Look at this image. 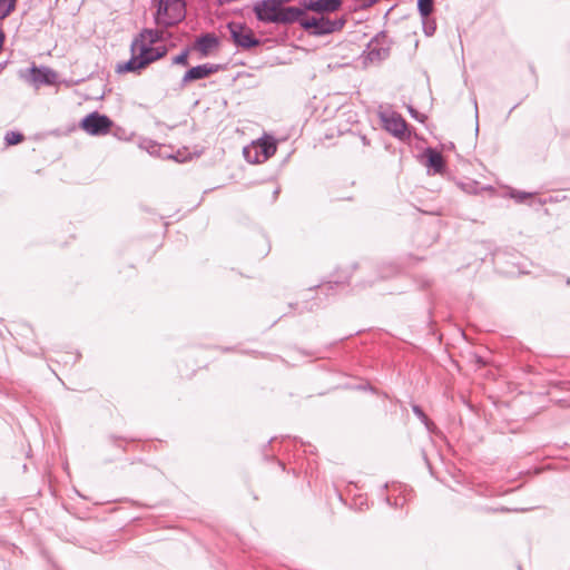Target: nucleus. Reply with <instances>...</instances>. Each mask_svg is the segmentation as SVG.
I'll use <instances>...</instances> for the list:
<instances>
[{
	"mask_svg": "<svg viewBox=\"0 0 570 570\" xmlns=\"http://www.w3.org/2000/svg\"><path fill=\"white\" fill-rule=\"evenodd\" d=\"M161 39L163 31L156 29H144L131 42V58L127 62L118 65L117 71L135 72L161 58L166 52L165 48L153 47L154 43Z\"/></svg>",
	"mask_w": 570,
	"mask_h": 570,
	"instance_id": "obj_1",
	"label": "nucleus"
},
{
	"mask_svg": "<svg viewBox=\"0 0 570 570\" xmlns=\"http://www.w3.org/2000/svg\"><path fill=\"white\" fill-rule=\"evenodd\" d=\"M256 18L266 23H293L304 16L298 7H283L281 0H261L255 3Z\"/></svg>",
	"mask_w": 570,
	"mask_h": 570,
	"instance_id": "obj_2",
	"label": "nucleus"
},
{
	"mask_svg": "<svg viewBox=\"0 0 570 570\" xmlns=\"http://www.w3.org/2000/svg\"><path fill=\"white\" fill-rule=\"evenodd\" d=\"M186 17V3L184 0H159L155 14V22L163 28L173 27Z\"/></svg>",
	"mask_w": 570,
	"mask_h": 570,
	"instance_id": "obj_3",
	"label": "nucleus"
},
{
	"mask_svg": "<svg viewBox=\"0 0 570 570\" xmlns=\"http://www.w3.org/2000/svg\"><path fill=\"white\" fill-rule=\"evenodd\" d=\"M301 27L313 36H324L341 30L346 20L344 18L330 19L321 17H305L297 20Z\"/></svg>",
	"mask_w": 570,
	"mask_h": 570,
	"instance_id": "obj_4",
	"label": "nucleus"
},
{
	"mask_svg": "<svg viewBox=\"0 0 570 570\" xmlns=\"http://www.w3.org/2000/svg\"><path fill=\"white\" fill-rule=\"evenodd\" d=\"M391 41L384 32L377 33L367 45L364 53L366 60L380 62L390 56Z\"/></svg>",
	"mask_w": 570,
	"mask_h": 570,
	"instance_id": "obj_5",
	"label": "nucleus"
},
{
	"mask_svg": "<svg viewBox=\"0 0 570 570\" xmlns=\"http://www.w3.org/2000/svg\"><path fill=\"white\" fill-rule=\"evenodd\" d=\"M112 126V121L106 115H100L97 111H94L86 116L81 122L80 127L88 135L91 136H102L110 131Z\"/></svg>",
	"mask_w": 570,
	"mask_h": 570,
	"instance_id": "obj_6",
	"label": "nucleus"
},
{
	"mask_svg": "<svg viewBox=\"0 0 570 570\" xmlns=\"http://www.w3.org/2000/svg\"><path fill=\"white\" fill-rule=\"evenodd\" d=\"M228 29L230 32V37L236 46L242 47L244 49H249L252 47L258 46L259 40L256 39L246 26L242 23L230 22L228 24Z\"/></svg>",
	"mask_w": 570,
	"mask_h": 570,
	"instance_id": "obj_7",
	"label": "nucleus"
},
{
	"mask_svg": "<svg viewBox=\"0 0 570 570\" xmlns=\"http://www.w3.org/2000/svg\"><path fill=\"white\" fill-rule=\"evenodd\" d=\"M381 120L383 122V127L385 128V130L391 132L393 136L399 138L405 136L407 125L400 114H396L394 111L383 112L381 115Z\"/></svg>",
	"mask_w": 570,
	"mask_h": 570,
	"instance_id": "obj_8",
	"label": "nucleus"
},
{
	"mask_svg": "<svg viewBox=\"0 0 570 570\" xmlns=\"http://www.w3.org/2000/svg\"><path fill=\"white\" fill-rule=\"evenodd\" d=\"M57 80V73L48 67L32 66L30 68V81L37 87L41 85H53Z\"/></svg>",
	"mask_w": 570,
	"mask_h": 570,
	"instance_id": "obj_9",
	"label": "nucleus"
},
{
	"mask_svg": "<svg viewBox=\"0 0 570 570\" xmlns=\"http://www.w3.org/2000/svg\"><path fill=\"white\" fill-rule=\"evenodd\" d=\"M215 67L210 63H204L190 68L183 77L181 85L185 86L187 82L204 79L215 71Z\"/></svg>",
	"mask_w": 570,
	"mask_h": 570,
	"instance_id": "obj_10",
	"label": "nucleus"
},
{
	"mask_svg": "<svg viewBox=\"0 0 570 570\" xmlns=\"http://www.w3.org/2000/svg\"><path fill=\"white\" fill-rule=\"evenodd\" d=\"M342 6V0H308L305 8L317 13L334 12Z\"/></svg>",
	"mask_w": 570,
	"mask_h": 570,
	"instance_id": "obj_11",
	"label": "nucleus"
},
{
	"mask_svg": "<svg viewBox=\"0 0 570 570\" xmlns=\"http://www.w3.org/2000/svg\"><path fill=\"white\" fill-rule=\"evenodd\" d=\"M253 144L258 148L261 159H264L265 161L271 158L277 149L276 140L271 136H264Z\"/></svg>",
	"mask_w": 570,
	"mask_h": 570,
	"instance_id": "obj_12",
	"label": "nucleus"
},
{
	"mask_svg": "<svg viewBox=\"0 0 570 570\" xmlns=\"http://www.w3.org/2000/svg\"><path fill=\"white\" fill-rule=\"evenodd\" d=\"M218 45L216 36L206 33L197 39V49L203 53L207 55L213 48Z\"/></svg>",
	"mask_w": 570,
	"mask_h": 570,
	"instance_id": "obj_13",
	"label": "nucleus"
},
{
	"mask_svg": "<svg viewBox=\"0 0 570 570\" xmlns=\"http://www.w3.org/2000/svg\"><path fill=\"white\" fill-rule=\"evenodd\" d=\"M425 154L428 156V165L433 168L434 173H441L444 167L442 155L432 148H428Z\"/></svg>",
	"mask_w": 570,
	"mask_h": 570,
	"instance_id": "obj_14",
	"label": "nucleus"
},
{
	"mask_svg": "<svg viewBox=\"0 0 570 570\" xmlns=\"http://www.w3.org/2000/svg\"><path fill=\"white\" fill-rule=\"evenodd\" d=\"M243 155L249 164H261L265 161L264 159H261L258 148L254 144L246 146L243 149Z\"/></svg>",
	"mask_w": 570,
	"mask_h": 570,
	"instance_id": "obj_15",
	"label": "nucleus"
},
{
	"mask_svg": "<svg viewBox=\"0 0 570 570\" xmlns=\"http://www.w3.org/2000/svg\"><path fill=\"white\" fill-rule=\"evenodd\" d=\"M422 18V28L423 32L426 37H431L435 33L436 22L434 19H431L430 16L421 17Z\"/></svg>",
	"mask_w": 570,
	"mask_h": 570,
	"instance_id": "obj_16",
	"label": "nucleus"
},
{
	"mask_svg": "<svg viewBox=\"0 0 570 570\" xmlns=\"http://www.w3.org/2000/svg\"><path fill=\"white\" fill-rule=\"evenodd\" d=\"M417 10L421 17L430 16L433 11V0H417Z\"/></svg>",
	"mask_w": 570,
	"mask_h": 570,
	"instance_id": "obj_17",
	"label": "nucleus"
},
{
	"mask_svg": "<svg viewBox=\"0 0 570 570\" xmlns=\"http://www.w3.org/2000/svg\"><path fill=\"white\" fill-rule=\"evenodd\" d=\"M16 0H0V19H4L14 9Z\"/></svg>",
	"mask_w": 570,
	"mask_h": 570,
	"instance_id": "obj_18",
	"label": "nucleus"
},
{
	"mask_svg": "<svg viewBox=\"0 0 570 570\" xmlns=\"http://www.w3.org/2000/svg\"><path fill=\"white\" fill-rule=\"evenodd\" d=\"M22 139L23 135L18 131H8L4 136V140L9 146L19 144Z\"/></svg>",
	"mask_w": 570,
	"mask_h": 570,
	"instance_id": "obj_19",
	"label": "nucleus"
},
{
	"mask_svg": "<svg viewBox=\"0 0 570 570\" xmlns=\"http://www.w3.org/2000/svg\"><path fill=\"white\" fill-rule=\"evenodd\" d=\"M173 63L186 66L188 63V50L181 51L173 59Z\"/></svg>",
	"mask_w": 570,
	"mask_h": 570,
	"instance_id": "obj_20",
	"label": "nucleus"
},
{
	"mask_svg": "<svg viewBox=\"0 0 570 570\" xmlns=\"http://www.w3.org/2000/svg\"><path fill=\"white\" fill-rule=\"evenodd\" d=\"M413 413L429 428V419L419 405L412 406Z\"/></svg>",
	"mask_w": 570,
	"mask_h": 570,
	"instance_id": "obj_21",
	"label": "nucleus"
},
{
	"mask_svg": "<svg viewBox=\"0 0 570 570\" xmlns=\"http://www.w3.org/2000/svg\"><path fill=\"white\" fill-rule=\"evenodd\" d=\"M409 112L410 115L415 118L416 120L423 122L424 119H425V116L424 115H421L419 111H416L413 107H409Z\"/></svg>",
	"mask_w": 570,
	"mask_h": 570,
	"instance_id": "obj_22",
	"label": "nucleus"
},
{
	"mask_svg": "<svg viewBox=\"0 0 570 570\" xmlns=\"http://www.w3.org/2000/svg\"><path fill=\"white\" fill-rule=\"evenodd\" d=\"M511 196L515 198L518 202H523L530 195L527 193L514 191L511 194Z\"/></svg>",
	"mask_w": 570,
	"mask_h": 570,
	"instance_id": "obj_23",
	"label": "nucleus"
},
{
	"mask_svg": "<svg viewBox=\"0 0 570 570\" xmlns=\"http://www.w3.org/2000/svg\"><path fill=\"white\" fill-rule=\"evenodd\" d=\"M473 105H474V110H475V117L478 118V101H476L475 97L473 98Z\"/></svg>",
	"mask_w": 570,
	"mask_h": 570,
	"instance_id": "obj_24",
	"label": "nucleus"
},
{
	"mask_svg": "<svg viewBox=\"0 0 570 570\" xmlns=\"http://www.w3.org/2000/svg\"><path fill=\"white\" fill-rule=\"evenodd\" d=\"M379 0H368L367 3H366V7H371L373 4H375Z\"/></svg>",
	"mask_w": 570,
	"mask_h": 570,
	"instance_id": "obj_25",
	"label": "nucleus"
},
{
	"mask_svg": "<svg viewBox=\"0 0 570 570\" xmlns=\"http://www.w3.org/2000/svg\"><path fill=\"white\" fill-rule=\"evenodd\" d=\"M278 193H279V189H278V188H276V189L274 190V199L277 197Z\"/></svg>",
	"mask_w": 570,
	"mask_h": 570,
	"instance_id": "obj_26",
	"label": "nucleus"
}]
</instances>
